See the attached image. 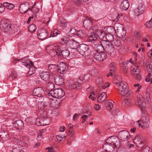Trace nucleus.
Wrapping results in <instances>:
<instances>
[{
  "label": "nucleus",
  "instance_id": "5",
  "mask_svg": "<svg viewBox=\"0 0 152 152\" xmlns=\"http://www.w3.org/2000/svg\"><path fill=\"white\" fill-rule=\"evenodd\" d=\"M102 44L104 47V50L109 54L113 53L114 48L113 45L110 42L105 40L102 41Z\"/></svg>",
  "mask_w": 152,
  "mask_h": 152
},
{
  "label": "nucleus",
  "instance_id": "47",
  "mask_svg": "<svg viewBox=\"0 0 152 152\" xmlns=\"http://www.w3.org/2000/svg\"><path fill=\"white\" fill-rule=\"evenodd\" d=\"M122 43L120 40L115 39L114 41V45L116 47L120 48L122 46Z\"/></svg>",
  "mask_w": 152,
  "mask_h": 152
},
{
  "label": "nucleus",
  "instance_id": "27",
  "mask_svg": "<svg viewBox=\"0 0 152 152\" xmlns=\"http://www.w3.org/2000/svg\"><path fill=\"white\" fill-rule=\"evenodd\" d=\"M129 2L128 0H124L121 3L120 6L121 10H126L129 8Z\"/></svg>",
  "mask_w": 152,
  "mask_h": 152
},
{
  "label": "nucleus",
  "instance_id": "8",
  "mask_svg": "<svg viewBox=\"0 0 152 152\" xmlns=\"http://www.w3.org/2000/svg\"><path fill=\"white\" fill-rule=\"evenodd\" d=\"M120 145H112L111 144H109L105 143L102 146V148L105 151L109 152H115L117 150L118 147H120Z\"/></svg>",
  "mask_w": 152,
  "mask_h": 152
},
{
  "label": "nucleus",
  "instance_id": "56",
  "mask_svg": "<svg viewBox=\"0 0 152 152\" xmlns=\"http://www.w3.org/2000/svg\"><path fill=\"white\" fill-rule=\"evenodd\" d=\"M95 94L93 92H91L90 93V95L88 96V98L89 99H91L93 101L95 100L96 99Z\"/></svg>",
  "mask_w": 152,
  "mask_h": 152
},
{
  "label": "nucleus",
  "instance_id": "15",
  "mask_svg": "<svg viewBox=\"0 0 152 152\" xmlns=\"http://www.w3.org/2000/svg\"><path fill=\"white\" fill-rule=\"evenodd\" d=\"M15 61L16 63L20 61L23 65L28 68H29L30 66L33 65L32 62L26 58H23L20 60L17 59Z\"/></svg>",
  "mask_w": 152,
  "mask_h": 152
},
{
  "label": "nucleus",
  "instance_id": "60",
  "mask_svg": "<svg viewBox=\"0 0 152 152\" xmlns=\"http://www.w3.org/2000/svg\"><path fill=\"white\" fill-rule=\"evenodd\" d=\"M131 102V100L129 98L125 99L124 100V102L125 103V104L128 106H129L130 105Z\"/></svg>",
  "mask_w": 152,
  "mask_h": 152
},
{
  "label": "nucleus",
  "instance_id": "50",
  "mask_svg": "<svg viewBox=\"0 0 152 152\" xmlns=\"http://www.w3.org/2000/svg\"><path fill=\"white\" fill-rule=\"evenodd\" d=\"M144 98L148 102H150L151 99L150 97V94L149 92L146 91L145 92V95H144Z\"/></svg>",
  "mask_w": 152,
  "mask_h": 152
},
{
  "label": "nucleus",
  "instance_id": "18",
  "mask_svg": "<svg viewBox=\"0 0 152 152\" xmlns=\"http://www.w3.org/2000/svg\"><path fill=\"white\" fill-rule=\"evenodd\" d=\"M143 97L142 95L139 94L137 97V105L142 110V112H144L145 107L144 105L145 104V102L142 101Z\"/></svg>",
  "mask_w": 152,
  "mask_h": 152
},
{
  "label": "nucleus",
  "instance_id": "61",
  "mask_svg": "<svg viewBox=\"0 0 152 152\" xmlns=\"http://www.w3.org/2000/svg\"><path fill=\"white\" fill-rule=\"evenodd\" d=\"M141 152H151L150 151V148L148 146H146L142 148Z\"/></svg>",
  "mask_w": 152,
  "mask_h": 152
},
{
  "label": "nucleus",
  "instance_id": "24",
  "mask_svg": "<svg viewBox=\"0 0 152 152\" xmlns=\"http://www.w3.org/2000/svg\"><path fill=\"white\" fill-rule=\"evenodd\" d=\"M43 89L41 88H38L34 89L33 91V94L34 95L41 97L42 96V95L44 93Z\"/></svg>",
  "mask_w": 152,
  "mask_h": 152
},
{
  "label": "nucleus",
  "instance_id": "28",
  "mask_svg": "<svg viewBox=\"0 0 152 152\" xmlns=\"http://www.w3.org/2000/svg\"><path fill=\"white\" fill-rule=\"evenodd\" d=\"M78 50L81 54L85 53L87 51L89 50V48L88 45L83 44L81 45H80L78 48Z\"/></svg>",
  "mask_w": 152,
  "mask_h": 152
},
{
  "label": "nucleus",
  "instance_id": "33",
  "mask_svg": "<svg viewBox=\"0 0 152 152\" xmlns=\"http://www.w3.org/2000/svg\"><path fill=\"white\" fill-rule=\"evenodd\" d=\"M53 81H48V82H46L47 83L46 87V88L49 91H53V90L54 87L55 85L53 82Z\"/></svg>",
  "mask_w": 152,
  "mask_h": 152
},
{
  "label": "nucleus",
  "instance_id": "25",
  "mask_svg": "<svg viewBox=\"0 0 152 152\" xmlns=\"http://www.w3.org/2000/svg\"><path fill=\"white\" fill-rule=\"evenodd\" d=\"M98 37L99 38L103 40L105 39V37L106 38L108 41H112L113 39V37L112 35H110V39H108L107 38V35L105 34V33L102 31H100V34L98 35Z\"/></svg>",
  "mask_w": 152,
  "mask_h": 152
},
{
  "label": "nucleus",
  "instance_id": "1",
  "mask_svg": "<svg viewBox=\"0 0 152 152\" xmlns=\"http://www.w3.org/2000/svg\"><path fill=\"white\" fill-rule=\"evenodd\" d=\"M114 83L118 87L119 94L121 96L127 97L131 94L128 85L125 82L121 80L120 77H118L115 79Z\"/></svg>",
  "mask_w": 152,
  "mask_h": 152
},
{
  "label": "nucleus",
  "instance_id": "21",
  "mask_svg": "<svg viewBox=\"0 0 152 152\" xmlns=\"http://www.w3.org/2000/svg\"><path fill=\"white\" fill-rule=\"evenodd\" d=\"M69 86L71 88L78 89L81 88V84L79 82L71 80H70Z\"/></svg>",
  "mask_w": 152,
  "mask_h": 152
},
{
  "label": "nucleus",
  "instance_id": "39",
  "mask_svg": "<svg viewBox=\"0 0 152 152\" xmlns=\"http://www.w3.org/2000/svg\"><path fill=\"white\" fill-rule=\"evenodd\" d=\"M3 5L5 8L6 7V8L10 10H12L15 7V5L13 4L9 3L7 2H4Z\"/></svg>",
  "mask_w": 152,
  "mask_h": 152
},
{
  "label": "nucleus",
  "instance_id": "59",
  "mask_svg": "<svg viewBox=\"0 0 152 152\" xmlns=\"http://www.w3.org/2000/svg\"><path fill=\"white\" fill-rule=\"evenodd\" d=\"M137 137H136L134 139V142H137L135 143L137 146L141 147L142 146V144L141 141H139L137 140Z\"/></svg>",
  "mask_w": 152,
  "mask_h": 152
},
{
  "label": "nucleus",
  "instance_id": "51",
  "mask_svg": "<svg viewBox=\"0 0 152 152\" xmlns=\"http://www.w3.org/2000/svg\"><path fill=\"white\" fill-rule=\"evenodd\" d=\"M115 63L113 62L111 63L109 65V70L110 71L115 72Z\"/></svg>",
  "mask_w": 152,
  "mask_h": 152
},
{
  "label": "nucleus",
  "instance_id": "4",
  "mask_svg": "<svg viewBox=\"0 0 152 152\" xmlns=\"http://www.w3.org/2000/svg\"><path fill=\"white\" fill-rule=\"evenodd\" d=\"M48 95L53 98L61 99L65 95V92L61 88H56L53 91H50L48 93Z\"/></svg>",
  "mask_w": 152,
  "mask_h": 152
},
{
  "label": "nucleus",
  "instance_id": "44",
  "mask_svg": "<svg viewBox=\"0 0 152 152\" xmlns=\"http://www.w3.org/2000/svg\"><path fill=\"white\" fill-rule=\"evenodd\" d=\"M36 29V26L34 24H31L30 25L28 28V30L31 33L34 32Z\"/></svg>",
  "mask_w": 152,
  "mask_h": 152
},
{
  "label": "nucleus",
  "instance_id": "31",
  "mask_svg": "<svg viewBox=\"0 0 152 152\" xmlns=\"http://www.w3.org/2000/svg\"><path fill=\"white\" fill-rule=\"evenodd\" d=\"M107 97V96L106 93L104 92H103L98 96L97 98V101L99 102H101L105 100Z\"/></svg>",
  "mask_w": 152,
  "mask_h": 152
},
{
  "label": "nucleus",
  "instance_id": "14",
  "mask_svg": "<svg viewBox=\"0 0 152 152\" xmlns=\"http://www.w3.org/2000/svg\"><path fill=\"white\" fill-rule=\"evenodd\" d=\"M105 143L111 144L112 145H120L118 138L115 136H111L108 138L106 140Z\"/></svg>",
  "mask_w": 152,
  "mask_h": 152
},
{
  "label": "nucleus",
  "instance_id": "6",
  "mask_svg": "<svg viewBox=\"0 0 152 152\" xmlns=\"http://www.w3.org/2000/svg\"><path fill=\"white\" fill-rule=\"evenodd\" d=\"M91 55L95 60L99 61H103L106 58L104 53L98 52L97 50H92Z\"/></svg>",
  "mask_w": 152,
  "mask_h": 152
},
{
  "label": "nucleus",
  "instance_id": "54",
  "mask_svg": "<svg viewBox=\"0 0 152 152\" xmlns=\"http://www.w3.org/2000/svg\"><path fill=\"white\" fill-rule=\"evenodd\" d=\"M17 75L16 72L13 71L10 75V78L12 80H13L17 78Z\"/></svg>",
  "mask_w": 152,
  "mask_h": 152
},
{
  "label": "nucleus",
  "instance_id": "3",
  "mask_svg": "<svg viewBox=\"0 0 152 152\" xmlns=\"http://www.w3.org/2000/svg\"><path fill=\"white\" fill-rule=\"evenodd\" d=\"M115 28L116 29V34L117 36L123 40H125L126 39V31L123 28L122 25L118 23H116L115 24Z\"/></svg>",
  "mask_w": 152,
  "mask_h": 152
},
{
  "label": "nucleus",
  "instance_id": "49",
  "mask_svg": "<svg viewBox=\"0 0 152 152\" xmlns=\"http://www.w3.org/2000/svg\"><path fill=\"white\" fill-rule=\"evenodd\" d=\"M60 34L59 31L57 29H55L53 31H52L49 37H54Z\"/></svg>",
  "mask_w": 152,
  "mask_h": 152
},
{
  "label": "nucleus",
  "instance_id": "11",
  "mask_svg": "<svg viewBox=\"0 0 152 152\" xmlns=\"http://www.w3.org/2000/svg\"><path fill=\"white\" fill-rule=\"evenodd\" d=\"M118 137L121 140L127 141L130 138V134L128 131L126 130H123L118 133Z\"/></svg>",
  "mask_w": 152,
  "mask_h": 152
},
{
  "label": "nucleus",
  "instance_id": "42",
  "mask_svg": "<svg viewBox=\"0 0 152 152\" xmlns=\"http://www.w3.org/2000/svg\"><path fill=\"white\" fill-rule=\"evenodd\" d=\"M58 66L56 64H50L48 66V69L50 72H53L57 70Z\"/></svg>",
  "mask_w": 152,
  "mask_h": 152
},
{
  "label": "nucleus",
  "instance_id": "48",
  "mask_svg": "<svg viewBox=\"0 0 152 152\" xmlns=\"http://www.w3.org/2000/svg\"><path fill=\"white\" fill-rule=\"evenodd\" d=\"M16 140V141L15 142L17 143L19 145H20L21 147L25 148H27L28 147V145L26 143L23 142L18 140Z\"/></svg>",
  "mask_w": 152,
  "mask_h": 152
},
{
  "label": "nucleus",
  "instance_id": "19",
  "mask_svg": "<svg viewBox=\"0 0 152 152\" xmlns=\"http://www.w3.org/2000/svg\"><path fill=\"white\" fill-rule=\"evenodd\" d=\"M9 139L10 136L7 132L2 131L0 133V141L1 142L3 143Z\"/></svg>",
  "mask_w": 152,
  "mask_h": 152
},
{
  "label": "nucleus",
  "instance_id": "30",
  "mask_svg": "<svg viewBox=\"0 0 152 152\" xmlns=\"http://www.w3.org/2000/svg\"><path fill=\"white\" fill-rule=\"evenodd\" d=\"M29 9L28 6L24 4L20 5L19 8L20 12L22 14L26 12Z\"/></svg>",
  "mask_w": 152,
  "mask_h": 152
},
{
  "label": "nucleus",
  "instance_id": "35",
  "mask_svg": "<svg viewBox=\"0 0 152 152\" xmlns=\"http://www.w3.org/2000/svg\"><path fill=\"white\" fill-rule=\"evenodd\" d=\"M92 23V22L91 20L89 19H86L84 21V26L85 28L88 29L90 28L91 27Z\"/></svg>",
  "mask_w": 152,
  "mask_h": 152
},
{
  "label": "nucleus",
  "instance_id": "64",
  "mask_svg": "<svg viewBox=\"0 0 152 152\" xmlns=\"http://www.w3.org/2000/svg\"><path fill=\"white\" fill-rule=\"evenodd\" d=\"M142 118L144 121L148 122L149 121V116L148 115H146V116L145 115L143 116Z\"/></svg>",
  "mask_w": 152,
  "mask_h": 152
},
{
  "label": "nucleus",
  "instance_id": "17",
  "mask_svg": "<svg viewBox=\"0 0 152 152\" xmlns=\"http://www.w3.org/2000/svg\"><path fill=\"white\" fill-rule=\"evenodd\" d=\"M68 69V67L66 64L63 62H61L58 66L57 72L58 73H64Z\"/></svg>",
  "mask_w": 152,
  "mask_h": 152
},
{
  "label": "nucleus",
  "instance_id": "55",
  "mask_svg": "<svg viewBox=\"0 0 152 152\" xmlns=\"http://www.w3.org/2000/svg\"><path fill=\"white\" fill-rule=\"evenodd\" d=\"M96 83L97 85L101 86L103 83V79L101 77H98L96 80Z\"/></svg>",
  "mask_w": 152,
  "mask_h": 152
},
{
  "label": "nucleus",
  "instance_id": "10",
  "mask_svg": "<svg viewBox=\"0 0 152 152\" xmlns=\"http://www.w3.org/2000/svg\"><path fill=\"white\" fill-rule=\"evenodd\" d=\"M98 36L97 34L93 32L92 30H90L88 32V41L91 42L92 44H94V42L99 41L98 40Z\"/></svg>",
  "mask_w": 152,
  "mask_h": 152
},
{
  "label": "nucleus",
  "instance_id": "9",
  "mask_svg": "<svg viewBox=\"0 0 152 152\" xmlns=\"http://www.w3.org/2000/svg\"><path fill=\"white\" fill-rule=\"evenodd\" d=\"M40 77L41 79L46 82L53 81V77L52 74L48 72H44L40 73Z\"/></svg>",
  "mask_w": 152,
  "mask_h": 152
},
{
  "label": "nucleus",
  "instance_id": "7",
  "mask_svg": "<svg viewBox=\"0 0 152 152\" xmlns=\"http://www.w3.org/2000/svg\"><path fill=\"white\" fill-rule=\"evenodd\" d=\"M129 62L132 65L130 68V70L133 75L134 77L136 78L137 80H139L141 79V76L140 75V70L137 66L135 64H132V61L131 59H130Z\"/></svg>",
  "mask_w": 152,
  "mask_h": 152
},
{
  "label": "nucleus",
  "instance_id": "52",
  "mask_svg": "<svg viewBox=\"0 0 152 152\" xmlns=\"http://www.w3.org/2000/svg\"><path fill=\"white\" fill-rule=\"evenodd\" d=\"M22 148L19 147H16L13 148L12 152H24Z\"/></svg>",
  "mask_w": 152,
  "mask_h": 152
},
{
  "label": "nucleus",
  "instance_id": "23",
  "mask_svg": "<svg viewBox=\"0 0 152 152\" xmlns=\"http://www.w3.org/2000/svg\"><path fill=\"white\" fill-rule=\"evenodd\" d=\"M13 126L18 130L22 129L24 127V124L22 121L18 120L14 123Z\"/></svg>",
  "mask_w": 152,
  "mask_h": 152
},
{
  "label": "nucleus",
  "instance_id": "13",
  "mask_svg": "<svg viewBox=\"0 0 152 152\" xmlns=\"http://www.w3.org/2000/svg\"><path fill=\"white\" fill-rule=\"evenodd\" d=\"M92 47L94 48L92 50H97L98 52L103 53L104 50V47L102 44V41L100 42L97 41L91 44Z\"/></svg>",
  "mask_w": 152,
  "mask_h": 152
},
{
  "label": "nucleus",
  "instance_id": "57",
  "mask_svg": "<svg viewBox=\"0 0 152 152\" xmlns=\"http://www.w3.org/2000/svg\"><path fill=\"white\" fill-rule=\"evenodd\" d=\"M56 137L58 141H61L63 139L65 138L66 136L61 134H59L56 135Z\"/></svg>",
  "mask_w": 152,
  "mask_h": 152
},
{
  "label": "nucleus",
  "instance_id": "58",
  "mask_svg": "<svg viewBox=\"0 0 152 152\" xmlns=\"http://www.w3.org/2000/svg\"><path fill=\"white\" fill-rule=\"evenodd\" d=\"M145 25L146 27L148 28H151L152 27V18L149 21L147 22L145 24Z\"/></svg>",
  "mask_w": 152,
  "mask_h": 152
},
{
  "label": "nucleus",
  "instance_id": "34",
  "mask_svg": "<svg viewBox=\"0 0 152 152\" xmlns=\"http://www.w3.org/2000/svg\"><path fill=\"white\" fill-rule=\"evenodd\" d=\"M77 35L81 38H84L87 36L86 32L83 30L80 29L77 31Z\"/></svg>",
  "mask_w": 152,
  "mask_h": 152
},
{
  "label": "nucleus",
  "instance_id": "16",
  "mask_svg": "<svg viewBox=\"0 0 152 152\" xmlns=\"http://www.w3.org/2000/svg\"><path fill=\"white\" fill-rule=\"evenodd\" d=\"M37 35L39 39L44 40L47 38L48 32L45 29H39L37 32Z\"/></svg>",
  "mask_w": 152,
  "mask_h": 152
},
{
  "label": "nucleus",
  "instance_id": "63",
  "mask_svg": "<svg viewBox=\"0 0 152 152\" xmlns=\"http://www.w3.org/2000/svg\"><path fill=\"white\" fill-rule=\"evenodd\" d=\"M5 10V8L4 6V5L1 4L0 3V14H1Z\"/></svg>",
  "mask_w": 152,
  "mask_h": 152
},
{
  "label": "nucleus",
  "instance_id": "37",
  "mask_svg": "<svg viewBox=\"0 0 152 152\" xmlns=\"http://www.w3.org/2000/svg\"><path fill=\"white\" fill-rule=\"evenodd\" d=\"M50 124V122L46 123L45 121L44 123H42L41 120L40 118H37L35 122V124L36 125L38 126H41L47 125H49Z\"/></svg>",
  "mask_w": 152,
  "mask_h": 152
},
{
  "label": "nucleus",
  "instance_id": "62",
  "mask_svg": "<svg viewBox=\"0 0 152 152\" xmlns=\"http://www.w3.org/2000/svg\"><path fill=\"white\" fill-rule=\"evenodd\" d=\"M77 31L74 28H72L70 30L69 33L70 34H75L76 33H77Z\"/></svg>",
  "mask_w": 152,
  "mask_h": 152
},
{
  "label": "nucleus",
  "instance_id": "20",
  "mask_svg": "<svg viewBox=\"0 0 152 152\" xmlns=\"http://www.w3.org/2000/svg\"><path fill=\"white\" fill-rule=\"evenodd\" d=\"M144 8L142 3H140L135 8L134 10V13L135 15L137 16L144 12Z\"/></svg>",
  "mask_w": 152,
  "mask_h": 152
},
{
  "label": "nucleus",
  "instance_id": "36",
  "mask_svg": "<svg viewBox=\"0 0 152 152\" xmlns=\"http://www.w3.org/2000/svg\"><path fill=\"white\" fill-rule=\"evenodd\" d=\"M115 28V25L114 27L110 26L107 28V32L106 33L108 34H114L115 33L116 34V31Z\"/></svg>",
  "mask_w": 152,
  "mask_h": 152
},
{
  "label": "nucleus",
  "instance_id": "2",
  "mask_svg": "<svg viewBox=\"0 0 152 152\" xmlns=\"http://www.w3.org/2000/svg\"><path fill=\"white\" fill-rule=\"evenodd\" d=\"M0 28L1 30L7 34H12L17 31V27L16 25L10 24L8 20L3 19L0 23Z\"/></svg>",
  "mask_w": 152,
  "mask_h": 152
},
{
  "label": "nucleus",
  "instance_id": "32",
  "mask_svg": "<svg viewBox=\"0 0 152 152\" xmlns=\"http://www.w3.org/2000/svg\"><path fill=\"white\" fill-rule=\"evenodd\" d=\"M147 122L142 121H137V123L138 124L139 126L142 128H148L149 127Z\"/></svg>",
  "mask_w": 152,
  "mask_h": 152
},
{
  "label": "nucleus",
  "instance_id": "38",
  "mask_svg": "<svg viewBox=\"0 0 152 152\" xmlns=\"http://www.w3.org/2000/svg\"><path fill=\"white\" fill-rule=\"evenodd\" d=\"M61 47L59 45H55L54 51L55 52V56L61 55Z\"/></svg>",
  "mask_w": 152,
  "mask_h": 152
},
{
  "label": "nucleus",
  "instance_id": "41",
  "mask_svg": "<svg viewBox=\"0 0 152 152\" xmlns=\"http://www.w3.org/2000/svg\"><path fill=\"white\" fill-rule=\"evenodd\" d=\"M113 103L112 100H110L106 102V108L108 110H110L113 108Z\"/></svg>",
  "mask_w": 152,
  "mask_h": 152
},
{
  "label": "nucleus",
  "instance_id": "12",
  "mask_svg": "<svg viewBox=\"0 0 152 152\" xmlns=\"http://www.w3.org/2000/svg\"><path fill=\"white\" fill-rule=\"evenodd\" d=\"M145 66L148 72V74L146 76L145 79L146 81L148 82L149 81V77H151L152 74V63L149 60H147L145 63Z\"/></svg>",
  "mask_w": 152,
  "mask_h": 152
},
{
  "label": "nucleus",
  "instance_id": "26",
  "mask_svg": "<svg viewBox=\"0 0 152 152\" xmlns=\"http://www.w3.org/2000/svg\"><path fill=\"white\" fill-rule=\"evenodd\" d=\"M79 45L78 43L75 42L73 40H70L67 46L73 49H76L78 48Z\"/></svg>",
  "mask_w": 152,
  "mask_h": 152
},
{
  "label": "nucleus",
  "instance_id": "45",
  "mask_svg": "<svg viewBox=\"0 0 152 152\" xmlns=\"http://www.w3.org/2000/svg\"><path fill=\"white\" fill-rule=\"evenodd\" d=\"M70 54L69 51L67 49H65L62 51H61V54L63 56L65 57H68Z\"/></svg>",
  "mask_w": 152,
  "mask_h": 152
},
{
  "label": "nucleus",
  "instance_id": "29",
  "mask_svg": "<svg viewBox=\"0 0 152 152\" xmlns=\"http://www.w3.org/2000/svg\"><path fill=\"white\" fill-rule=\"evenodd\" d=\"M53 80L55 81L56 84L58 85H61L64 83L63 77L61 76H59L55 79L53 78Z\"/></svg>",
  "mask_w": 152,
  "mask_h": 152
},
{
  "label": "nucleus",
  "instance_id": "53",
  "mask_svg": "<svg viewBox=\"0 0 152 152\" xmlns=\"http://www.w3.org/2000/svg\"><path fill=\"white\" fill-rule=\"evenodd\" d=\"M75 3L76 5L77 6H80L82 4V1L84 2H86L88 0H72Z\"/></svg>",
  "mask_w": 152,
  "mask_h": 152
},
{
  "label": "nucleus",
  "instance_id": "40",
  "mask_svg": "<svg viewBox=\"0 0 152 152\" xmlns=\"http://www.w3.org/2000/svg\"><path fill=\"white\" fill-rule=\"evenodd\" d=\"M61 43L62 45H64L66 44L68 45V44L70 40L68 37L65 36H63L61 38Z\"/></svg>",
  "mask_w": 152,
  "mask_h": 152
},
{
  "label": "nucleus",
  "instance_id": "22",
  "mask_svg": "<svg viewBox=\"0 0 152 152\" xmlns=\"http://www.w3.org/2000/svg\"><path fill=\"white\" fill-rule=\"evenodd\" d=\"M54 45H50L48 46L46 48V50L52 56H55V52L54 51Z\"/></svg>",
  "mask_w": 152,
  "mask_h": 152
},
{
  "label": "nucleus",
  "instance_id": "46",
  "mask_svg": "<svg viewBox=\"0 0 152 152\" xmlns=\"http://www.w3.org/2000/svg\"><path fill=\"white\" fill-rule=\"evenodd\" d=\"M29 67V70L28 72V75H33L35 73L36 69L33 66V65L30 66Z\"/></svg>",
  "mask_w": 152,
  "mask_h": 152
},
{
  "label": "nucleus",
  "instance_id": "43",
  "mask_svg": "<svg viewBox=\"0 0 152 152\" xmlns=\"http://www.w3.org/2000/svg\"><path fill=\"white\" fill-rule=\"evenodd\" d=\"M36 107L39 110H43L45 107L44 102H39L36 104Z\"/></svg>",
  "mask_w": 152,
  "mask_h": 152
}]
</instances>
